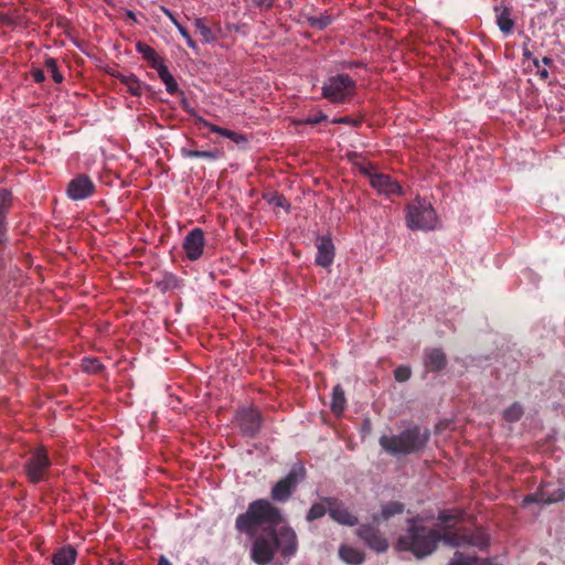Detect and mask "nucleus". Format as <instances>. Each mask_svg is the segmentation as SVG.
<instances>
[{"label":"nucleus","instance_id":"nucleus-9","mask_svg":"<svg viewBox=\"0 0 565 565\" xmlns=\"http://www.w3.org/2000/svg\"><path fill=\"white\" fill-rule=\"evenodd\" d=\"M323 501L328 505L329 516L337 523L354 526L359 524V519L354 515L345 504L334 497H323Z\"/></svg>","mask_w":565,"mask_h":565},{"label":"nucleus","instance_id":"nucleus-10","mask_svg":"<svg viewBox=\"0 0 565 565\" xmlns=\"http://www.w3.org/2000/svg\"><path fill=\"white\" fill-rule=\"evenodd\" d=\"M95 192V184L87 174H78L73 178L66 188V195L73 201L88 199Z\"/></svg>","mask_w":565,"mask_h":565},{"label":"nucleus","instance_id":"nucleus-20","mask_svg":"<svg viewBox=\"0 0 565 565\" xmlns=\"http://www.w3.org/2000/svg\"><path fill=\"white\" fill-rule=\"evenodd\" d=\"M497 13V24L500 31L504 34H510L514 28V21L511 18V10L508 7H494Z\"/></svg>","mask_w":565,"mask_h":565},{"label":"nucleus","instance_id":"nucleus-12","mask_svg":"<svg viewBox=\"0 0 565 565\" xmlns=\"http://www.w3.org/2000/svg\"><path fill=\"white\" fill-rule=\"evenodd\" d=\"M565 499V491L557 484L544 483L535 493L524 498V503H555Z\"/></svg>","mask_w":565,"mask_h":565},{"label":"nucleus","instance_id":"nucleus-7","mask_svg":"<svg viewBox=\"0 0 565 565\" xmlns=\"http://www.w3.org/2000/svg\"><path fill=\"white\" fill-rule=\"evenodd\" d=\"M51 466L49 452L45 447L41 446L30 452L29 458L23 465V470L28 480L33 484H38L47 479Z\"/></svg>","mask_w":565,"mask_h":565},{"label":"nucleus","instance_id":"nucleus-39","mask_svg":"<svg viewBox=\"0 0 565 565\" xmlns=\"http://www.w3.org/2000/svg\"><path fill=\"white\" fill-rule=\"evenodd\" d=\"M328 120V116L323 113V111H318L317 115H313V116H308L307 118H303L299 121H297V125H309V126H315V125H318L322 121H327Z\"/></svg>","mask_w":565,"mask_h":565},{"label":"nucleus","instance_id":"nucleus-28","mask_svg":"<svg viewBox=\"0 0 565 565\" xmlns=\"http://www.w3.org/2000/svg\"><path fill=\"white\" fill-rule=\"evenodd\" d=\"M160 79L166 85V89L170 95H174L179 92V86L172 74L169 72L166 65H159L157 71Z\"/></svg>","mask_w":565,"mask_h":565},{"label":"nucleus","instance_id":"nucleus-53","mask_svg":"<svg viewBox=\"0 0 565 565\" xmlns=\"http://www.w3.org/2000/svg\"><path fill=\"white\" fill-rule=\"evenodd\" d=\"M523 55L530 58L532 56V53L526 47H524Z\"/></svg>","mask_w":565,"mask_h":565},{"label":"nucleus","instance_id":"nucleus-13","mask_svg":"<svg viewBox=\"0 0 565 565\" xmlns=\"http://www.w3.org/2000/svg\"><path fill=\"white\" fill-rule=\"evenodd\" d=\"M183 249L190 260H198L205 246V237L202 228L195 227L191 230L183 239Z\"/></svg>","mask_w":565,"mask_h":565},{"label":"nucleus","instance_id":"nucleus-3","mask_svg":"<svg viewBox=\"0 0 565 565\" xmlns=\"http://www.w3.org/2000/svg\"><path fill=\"white\" fill-rule=\"evenodd\" d=\"M429 440V431L418 426L409 427L398 435L380 437V446L391 456H407L422 451Z\"/></svg>","mask_w":565,"mask_h":565},{"label":"nucleus","instance_id":"nucleus-31","mask_svg":"<svg viewBox=\"0 0 565 565\" xmlns=\"http://www.w3.org/2000/svg\"><path fill=\"white\" fill-rule=\"evenodd\" d=\"M164 12L167 14V17L170 19V21L175 25V28L178 29V31L180 32V34L182 35V38L185 40L186 44L189 47H191L192 50H198V44L196 42L191 38L189 31L186 30V28H184L178 20L177 18L174 17V14L169 11V10H166L164 9Z\"/></svg>","mask_w":565,"mask_h":565},{"label":"nucleus","instance_id":"nucleus-11","mask_svg":"<svg viewBox=\"0 0 565 565\" xmlns=\"http://www.w3.org/2000/svg\"><path fill=\"white\" fill-rule=\"evenodd\" d=\"M356 535L373 551L377 553L386 552L388 548L387 540L381 534L380 530L371 524H362L356 530Z\"/></svg>","mask_w":565,"mask_h":565},{"label":"nucleus","instance_id":"nucleus-29","mask_svg":"<svg viewBox=\"0 0 565 565\" xmlns=\"http://www.w3.org/2000/svg\"><path fill=\"white\" fill-rule=\"evenodd\" d=\"M181 154L185 158H203L207 160H217L222 152L217 149L203 151V150H191L186 148L181 149Z\"/></svg>","mask_w":565,"mask_h":565},{"label":"nucleus","instance_id":"nucleus-35","mask_svg":"<svg viewBox=\"0 0 565 565\" xmlns=\"http://www.w3.org/2000/svg\"><path fill=\"white\" fill-rule=\"evenodd\" d=\"M217 130H218V131H216L217 135L228 138L237 145L247 142V138L243 134H238L236 131H233V130L220 127V126L217 127Z\"/></svg>","mask_w":565,"mask_h":565},{"label":"nucleus","instance_id":"nucleus-50","mask_svg":"<svg viewBox=\"0 0 565 565\" xmlns=\"http://www.w3.org/2000/svg\"><path fill=\"white\" fill-rule=\"evenodd\" d=\"M539 74H540V77L543 79H546L548 77V72L546 68H543V70L539 68Z\"/></svg>","mask_w":565,"mask_h":565},{"label":"nucleus","instance_id":"nucleus-6","mask_svg":"<svg viewBox=\"0 0 565 565\" xmlns=\"http://www.w3.org/2000/svg\"><path fill=\"white\" fill-rule=\"evenodd\" d=\"M306 476L305 466L301 462L294 463L289 472L271 487L270 499L278 503L289 501L298 484L306 479Z\"/></svg>","mask_w":565,"mask_h":565},{"label":"nucleus","instance_id":"nucleus-25","mask_svg":"<svg viewBox=\"0 0 565 565\" xmlns=\"http://www.w3.org/2000/svg\"><path fill=\"white\" fill-rule=\"evenodd\" d=\"M303 17L309 26L316 30H324L333 23V17L329 14L328 11H324L319 15L305 14Z\"/></svg>","mask_w":565,"mask_h":565},{"label":"nucleus","instance_id":"nucleus-24","mask_svg":"<svg viewBox=\"0 0 565 565\" xmlns=\"http://www.w3.org/2000/svg\"><path fill=\"white\" fill-rule=\"evenodd\" d=\"M339 555L341 559L351 565H361L364 562V555L352 546L342 545Z\"/></svg>","mask_w":565,"mask_h":565},{"label":"nucleus","instance_id":"nucleus-4","mask_svg":"<svg viewBox=\"0 0 565 565\" xmlns=\"http://www.w3.org/2000/svg\"><path fill=\"white\" fill-rule=\"evenodd\" d=\"M356 94V82L345 73L330 74L322 84L321 96L331 104H345Z\"/></svg>","mask_w":565,"mask_h":565},{"label":"nucleus","instance_id":"nucleus-49","mask_svg":"<svg viewBox=\"0 0 565 565\" xmlns=\"http://www.w3.org/2000/svg\"><path fill=\"white\" fill-rule=\"evenodd\" d=\"M158 565H172V564L164 555H161L159 557Z\"/></svg>","mask_w":565,"mask_h":565},{"label":"nucleus","instance_id":"nucleus-44","mask_svg":"<svg viewBox=\"0 0 565 565\" xmlns=\"http://www.w3.org/2000/svg\"><path fill=\"white\" fill-rule=\"evenodd\" d=\"M333 124H344V125H350V126H353V127H359L361 126L362 124V119L360 118H351L349 116H343V117H339V118H334L332 120Z\"/></svg>","mask_w":565,"mask_h":565},{"label":"nucleus","instance_id":"nucleus-8","mask_svg":"<svg viewBox=\"0 0 565 565\" xmlns=\"http://www.w3.org/2000/svg\"><path fill=\"white\" fill-rule=\"evenodd\" d=\"M235 422L243 436L254 438L262 429L263 416L254 407H244L236 412Z\"/></svg>","mask_w":565,"mask_h":565},{"label":"nucleus","instance_id":"nucleus-26","mask_svg":"<svg viewBox=\"0 0 565 565\" xmlns=\"http://www.w3.org/2000/svg\"><path fill=\"white\" fill-rule=\"evenodd\" d=\"M347 407L344 391L340 385H335L332 392L331 411L334 415H341Z\"/></svg>","mask_w":565,"mask_h":565},{"label":"nucleus","instance_id":"nucleus-54","mask_svg":"<svg viewBox=\"0 0 565 565\" xmlns=\"http://www.w3.org/2000/svg\"><path fill=\"white\" fill-rule=\"evenodd\" d=\"M533 64L537 70L540 68V61L537 58H533Z\"/></svg>","mask_w":565,"mask_h":565},{"label":"nucleus","instance_id":"nucleus-1","mask_svg":"<svg viewBox=\"0 0 565 565\" xmlns=\"http://www.w3.org/2000/svg\"><path fill=\"white\" fill-rule=\"evenodd\" d=\"M284 515L268 499L252 501L235 519L237 532L252 540L250 559L257 565L270 564L276 553L290 559L298 551V536L290 525H281Z\"/></svg>","mask_w":565,"mask_h":565},{"label":"nucleus","instance_id":"nucleus-33","mask_svg":"<svg viewBox=\"0 0 565 565\" xmlns=\"http://www.w3.org/2000/svg\"><path fill=\"white\" fill-rule=\"evenodd\" d=\"M126 88L129 94L136 97H140L145 89H149V86L142 83L136 75H134L127 83Z\"/></svg>","mask_w":565,"mask_h":565},{"label":"nucleus","instance_id":"nucleus-21","mask_svg":"<svg viewBox=\"0 0 565 565\" xmlns=\"http://www.w3.org/2000/svg\"><path fill=\"white\" fill-rule=\"evenodd\" d=\"M348 159L352 163V166L359 170L361 174L369 178L370 180L372 179V175L376 174L375 167L373 166V163L366 162L361 153L349 152Z\"/></svg>","mask_w":565,"mask_h":565},{"label":"nucleus","instance_id":"nucleus-32","mask_svg":"<svg viewBox=\"0 0 565 565\" xmlns=\"http://www.w3.org/2000/svg\"><path fill=\"white\" fill-rule=\"evenodd\" d=\"M327 512H328V505L323 501V498H322L321 502L313 503L310 507V509L308 510V512L306 514V520L308 522L316 521V520L321 519L322 516H324Z\"/></svg>","mask_w":565,"mask_h":565},{"label":"nucleus","instance_id":"nucleus-19","mask_svg":"<svg viewBox=\"0 0 565 565\" xmlns=\"http://www.w3.org/2000/svg\"><path fill=\"white\" fill-rule=\"evenodd\" d=\"M77 557V551L72 545H64L60 547L52 555L53 565H74Z\"/></svg>","mask_w":565,"mask_h":565},{"label":"nucleus","instance_id":"nucleus-45","mask_svg":"<svg viewBox=\"0 0 565 565\" xmlns=\"http://www.w3.org/2000/svg\"><path fill=\"white\" fill-rule=\"evenodd\" d=\"M458 516L450 513L449 511H441L439 514H438V521L443 524H445L446 526H449L448 523L451 522V521H458Z\"/></svg>","mask_w":565,"mask_h":565},{"label":"nucleus","instance_id":"nucleus-23","mask_svg":"<svg viewBox=\"0 0 565 565\" xmlns=\"http://www.w3.org/2000/svg\"><path fill=\"white\" fill-rule=\"evenodd\" d=\"M137 52L150 64L156 71L159 70V65H164L162 57L158 55L154 49L146 43L138 42L136 44Z\"/></svg>","mask_w":565,"mask_h":565},{"label":"nucleus","instance_id":"nucleus-36","mask_svg":"<svg viewBox=\"0 0 565 565\" xmlns=\"http://www.w3.org/2000/svg\"><path fill=\"white\" fill-rule=\"evenodd\" d=\"M83 370L87 373L97 374L103 371L104 366L102 362L96 358H85L83 359Z\"/></svg>","mask_w":565,"mask_h":565},{"label":"nucleus","instance_id":"nucleus-48","mask_svg":"<svg viewBox=\"0 0 565 565\" xmlns=\"http://www.w3.org/2000/svg\"><path fill=\"white\" fill-rule=\"evenodd\" d=\"M360 66V63L359 62H348V63H343L342 64V68H352V67H358Z\"/></svg>","mask_w":565,"mask_h":565},{"label":"nucleus","instance_id":"nucleus-43","mask_svg":"<svg viewBox=\"0 0 565 565\" xmlns=\"http://www.w3.org/2000/svg\"><path fill=\"white\" fill-rule=\"evenodd\" d=\"M248 6L259 10H268L274 6V0H246Z\"/></svg>","mask_w":565,"mask_h":565},{"label":"nucleus","instance_id":"nucleus-52","mask_svg":"<svg viewBox=\"0 0 565 565\" xmlns=\"http://www.w3.org/2000/svg\"><path fill=\"white\" fill-rule=\"evenodd\" d=\"M542 63H543L544 65H551V64H552V60H551L550 57H546V56H545V57H543Z\"/></svg>","mask_w":565,"mask_h":565},{"label":"nucleus","instance_id":"nucleus-5","mask_svg":"<svg viewBox=\"0 0 565 565\" xmlns=\"http://www.w3.org/2000/svg\"><path fill=\"white\" fill-rule=\"evenodd\" d=\"M437 224V215L430 202L416 198L406 206V225L411 230L429 231Z\"/></svg>","mask_w":565,"mask_h":565},{"label":"nucleus","instance_id":"nucleus-47","mask_svg":"<svg viewBox=\"0 0 565 565\" xmlns=\"http://www.w3.org/2000/svg\"><path fill=\"white\" fill-rule=\"evenodd\" d=\"M31 74L35 83H42L45 79L44 72L40 68L32 70Z\"/></svg>","mask_w":565,"mask_h":565},{"label":"nucleus","instance_id":"nucleus-41","mask_svg":"<svg viewBox=\"0 0 565 565\" xmlns=\"http://www.w3.org/2000/svg\"><path fill=\"white\" fill-rule=\"evenodd\" d=\"M477 561L476 557H468L466 558L465 555L461 552H456L454 559L449 565H473V563Z\"/></svg>","mask_w":565,"mask_h":565},{"label":"nucleus","instance_id":"nucleus-55","mask_svg":"<svg viewBox=\"0 0 565 565\" xmlns=\"http://www.w3.org/2000/svg\"><path fill=\"white\" fill-rule=\"evenodd\" d=\"M3 267L2 258L0 257V269Z\"/></svg>","mask_w":565,"mask_h":565},{"label":"nucleus","instance_id":"nucleus-40","mask_svg":"<svg viewBox=\"0 0 565 565\" xmlns=\"http://www.w3.org/2000/svg\"><path fill=\"white\" fill-rule=\"evenodd\" d=\"M412 375V371L409 366L399 365L394 370V377L397 382H405Z\"/></svg>","mask_w":565,"mask_h":565},{"label":"nucleus","instance_id":"nucleus-42","mask_svg":"<svg viewBox=\"0 0 565 565\" xmlns=\"http://www.w3.org/2000/svg\"><path fill=\"white\" fill-rule=\"evenodd\" d=\"M194 124L199 128H207L213 134H216V131H218L217 130V127H218L217 125H214V124L207 121L206 119H204L201 116H195Z\"/></svg>","mask_w":565,"mask_h":565},{"label":"nucleus","instance_id":"nucleus-2","mask_svg":"<svg viewBox=\"0 0 565 565\" xmlns=\"http://www.w3.org/2000/svg\"><path fill=\"white\" fill-rule=\"evenodd\" d=\"M406 524L396 541V548L411 552L418 559L431 555L440 543V532L422 524L419 515L407 519Z\"/></svg>","mask_w":565,"mask_h":565},{"label":"nucleus","instance_id":"nucleus-15","mask_svg":"<svg viewBox=\"0 0 565 565\" xmlns=\"http://www.w3.org/2000/svg\"><path fill=\"white\" fill-rule=\"evenodd\" d=\"M12 206V193L8 190H0V246L8 243L7 216Z\"/></svg>","mask_w":565,"mask_h":565},{"label":"nucleus","instance_id":"nucleus-17","mask_svg":"<svg viewBox=\"0 0 565 565\" xmlns=\"http://www.w3.org/2000/svg\"><path fill=\"white\" fill-rule=\"evenodd\" d=\"M424 364L429 372H439L447 364L446 354L439 348L426 350Z\"/></svg>","mask_w":565,"mask_h":565},{"label":"nucleus","instance_id":"nucleus-51","mask_svg":"<svg viewBox=\"0 0 565 565\" xmlns=\"http://www.w3.org/2000/svg\"><path fill=\"white\" fill-rule=\"evenodd\" d=\"M182 107L185 111H188L189 114H194V111L192 109L189 108V104L185 99L182 100Z\"/></svg>","mask_w":565,"mask_h":565},{"label":"nucleus","instance_id":"nucleus-37","mask_svg":"<svg viewBox=\"0 0 565 565\" xmlns=\"http://www.w3.org/2000/svg\"><path fill=\"white\" fill-rule=\"evenodd\" d=\"M523 415V407L519 403H513L509 408L504 411V418L508 422H518Z\"/></svg>","mask_w":565,"mask_h":565},{"label":"nucleus","instance_id":"nucleus-27","mask_svg":"<svg viewBox=\"0 0 565 565\" xmlns=\"http://www.w3.org/2000/svg\"><path fill=\"white\" fill-rule=\"evenodd\" d=\"M467 545L483 550L489 545V536L482 530H476L473 532L466 531V546Z\"/></svg>","mask_w":565,"mask_h":565},{"label":"nucleus","instance_id":"nucleus-34","mask_svg":"<svg viewBox=\"0 0 565 565\" xmlns=\"http://www.w3.org/2000/svg\"><path fill=\"white\" fill-rule=\"evenodd\" d=\"M264 199L275 207H285L289 210L290 204L287 202L286 198L280 193H265Z\"/></svg>","mask_w":565,"mask_h":565},{"label":"nucleus","instance_id":"nucleus-38","mask_svg":"<svg viewBox=\"0 0 565 565\" xmlns=\"http://www.w3.org/2000/svg\"><path fill=\"white\" fill-rule=\"evenodd\" d=\"M47 71L51 73L52 78L55 83L60 84L63 82V75L60 73L57 68L56 60L53 57H47L44 63Z\"/></svg>","mask_w":565,"mask_h":565},{"label":"nucleus","instance_id":"nucleus-22","mask_svg":"<svg viewBox=\"0 0 565 565\" xmlns=\"http://www.w3.org/2000/svg\"><path fill=\"white\" fill-rule=\"evenodd\" d=\"M405 510V504L398 501H390L382 505L381 514L373 515V521L379 523L380 521H387L391 518L402 514Z\"/></svg>","mask_w":565,"mask_h":565},{"label":"nucleus","instance_id":"nucleus-18","mask_svg":"<svg viewBox=\"0 0 565 565\" xmlns=\"http://www.w3.org/2000/svg\"><path fill=\"white\" fill-rule=\"evenodd\" d=\"M440 542L451 547L466 546V530L452 531L450 526H445L443 533L440 532Z\"/></svg>","mask_w":565,"mask_h":565},{"label":"nucleus","instance_id":"nucleus-30","mask_svg":"<svg viewBox=\"0 0 565 565\" xmlns=\"http://www.w3.org/2000/svg\"><path fill=\"white\" fill-rule=\"evenodd\" d=\"M194 26L195 30L200 33L202 36V41L204 43H212L216 40V36L212 29L206 24L205 19L196 18L194 20Z\"/></svg>","mask_w":565,"mask_h":565},{"label":"nucleus","instance_id":"nucleus-16","mask_svg":"<svg viewBox=\"0 0 565 565\" xmlns=\"http://www.w3.org/2000/svg\"><path fill=\"white\" fill-rule=\"evenodd\" d=\"M316 264L328 268L334 259V245L330 237H319L317 243Z\"/></svg>","mask_w":565,"mask_h":565},{"label":"nucleus","instance_id":"nucleus-46","mask_svg":"<svg viewBox=\"0 0 565 565\" xmlns=\"http://www.w3.org/2000/svg\"><path fill=\"white\" fill-rule=\"evenodd\" d=\"M113 77L119 79V82L124 85L135 75V74H122L120 72H110L109 73Z\"/></svg>","mask_w":565,"mask_h":565},{"label":"nucleus","instance_id":"nucleus-14","mask_svg":"<svg viewBox=\"0 0 565 565\" xmlns=\"http://www.w3.org/2000/svg\"><path fill=\"white\" fill-rule=\"evenodd\" d=\"M370 183L379 194H384L387 198H391L392 195H401L403 193L399 183L393 180L388 174L376 172L375 175H372Z\"/></svg>","mask_w":565,"mask_h":565}]
</instances>
